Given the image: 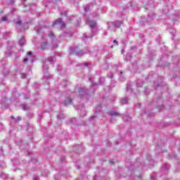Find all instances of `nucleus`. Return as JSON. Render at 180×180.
<instances>
[{
	"label": "nucleus",
	"mask_w": 180,
	"mask_h": 180,
	"mask_svg": "<svg viewBox=\"0 0 180 180\" xmlns=\"http://www.w3.org/2000/svg\"><path fill=\"white\" fill-rule=\"evenodd\" d=\"M55 23L56 25H60L61 26H63V27H65V24L64 23V22H63V20L61 18L56 20Z\"/></svg>",
	"instance_id": "nucleus-1"
},
{
	"label": "nucleus",
	"mask_w": 180,
	"mask_h": 180,
	"mask_svg": "<svg viewBox=\"0 0 180 180\" xmlns=\"http://www.w3.org/2000/svg\"><path fill=\"white\" fill-rule=\"evenodd\" d=\"M89 25L90 27L94 28L96 26V21H90L89 22Z\"/></svg>",
	"instance_id": "nucleus-2"
},
{
	"label": "nucleus",
	"mask_w": 180,
	"mask_h": 180,
	"mask_svg": "<svg viewBox=\"0 0 180 180\" xmlns=\"http://www.w3.org/2000/svg\"><path fill=\"white\" fill-rule=\"evenodd\" d=\"M71 103H72V99H69L64 102L65 106H68V105H71Z\"/></svg>",
	"instance_id": "nucleus-3"
},
{
	"label": "nucleus",
	"mask_w": 180,
	"mask_h": 180,
	"mask_svg": "<svg viewBox=\"0 0 180 180\" xmlns=\"http://www.w3.org/2000/svg\"><path fill=\"white\" fill-rule=\"evenodd\" d=\"M46 46H47V44L46 43H43L42 46H41V50H44V49L43 47H46Z\"/></svg>",
	"instance_id": "nucleus-4"
},
{
	"label": "nucleus",
	"mask_w": 180,
	"mask_h": 180,
	"mask_svg": "<svg viewBox=\"0 0 180 180\" xmlns=\"http://www.w3.org/2000/svg\"><path fill=\"white\" fill-rule=\"evenodd\" d=\"M7 19H8V18H7L6 16H4L1 20H2L3 21H5V20H6Z\"/></svg>",
	"instance_id": "nucleus-5"
},
{
	"label": "nucleus",
	"mask_w": 180,
	"mask_h": 180,
	"mask_svg": "<svg viewBox=\"0 0 180 180\" xmlns=\"http://www.w3.org/2000/svg\"><path fill=\"white\" fill-rule=\"evenodd\" d=\"M114 44H115L117 46H119V44L117 43V41L115 39L113 41Z\"/></svg>",
	"instance_id": "nucleus-6"
},
{
	"label": "nucleus",
	"mask_w": 180,
	"mask_h": 180,
	"mask_svg": "<svg viewBox=\"0 0 180 180\" xmlns=\"http://www.w3.org/2000/svg\"><path fill=\"white\" fill-rule=\"evenodd\" d=\"M21 23H22V22H21L20 20H18V21H17V22H16L17 25H21Z\"/></svg>",
	"instance_id": "nucleus-7"
},
{
	"label": "nucleus",
	"mask_w": 180,
	"mask_h": 180,
	"mask_svg": "<svg viewBox=\"0 0 180 180\" xmlns=\"http://www.w3.org/2000/svg\"><path fill=\"white\" fill-rule=\"evenodd\" d=\"M49 37H53L54 36V34L51 33L49 34Z\"/></svg>",
	"instance_id": "nucleus-8"
},
{
	"label": "nucleus",
	"mask_w": 180,
	"mask_h": 180,
	"mask_svg": "<svg viewBox=\"0 0 180 180\" xmlns=\"http://www.w3.org/2000/svg\"><path fill=\"white\" fill-rule=\"evenodd\" d=\"M27 54H28V56H32V52L28 51V52H27Z\"/></svg>",
	"instance_id": "nucleus-9"
},
{
	"label": "nucleus",
	"mask_w": 180,
	"mask_h": 180,
	"mask_svg": "<svg viewBox=\"0 0 180 180\" xmlns=\"http://www.w3.org/2000/svg\"><path fill=\"white\" fill-rule=\"evenodd\" d=\"M49 61H53V58H49Z\"/></svg>",
	"instance_id": "nucleus-10"
},
{
	"label": "nucleus",
	"mask_w": 180,
	"mask_h": 180,
	"mask_svg": "<svg viewBox=\"0 0 180 180\" xmlns=\"http://www.w3.org/2000/svg\"><path fill=\"white\" fill-rule=\"evenodd\" d=\"M112 116H117V113H114V114H112Z\"/></svg>",
	"instance_id": "nucleus-11"
},
{
	"label": "nucleus",
	"mask_w": 180,
	"mask_h": 180,
	"mask_svg": "<svg viewBox=\"0 0 180 180\" xmlns=\"http://www.w3.org/2000/svg\"><path fill=\"white\" fill-rule=\"evenodd\" d=\"M11 119H12L13 120H15V117H14V116H11Z\"/></svg>",
	"instance_id": "nucleus-12"
},
{
	"label": "nucleus",
	"mask_w": 180,
	"mask_h": 180,
	"mask_svg": "<svg viewBox=\"0 0 180 180\" xmlns=\"http://www.w3.org/2000/svg\"><path fill=\"white\" fill-rule=\"evenodd\" d=\"M26 61H27V58L24 59V63L26 62Z\"/></svg>",
	"instance_id": "nucleus-13"
},
{
	"label": "nucleus",
	"mask_w": 180,
	"mask_h": 180,
	"mask_svg": "<svg viewBox=\"0 0 180 180\" xmlns=\"http://www.w3.org/2000/svg\"><path fill=\"white\" fill-rule=\"evenodd\" d=\"M22 118H20V117H18V120H21Z\"/></svg>",
	"instance_id": "nucleus-14"
},
{
	"label": "nucleus",
	"mask_w": 180,
	"mask_h": 180,
	"mask_svg": "<svg viewBox=\"0 0 180 180\" xmlns=\"http://www.w3.org/2000/svg\"><path fill=\"white\" fill-rule=\"evenodd\" d=\"M110 162V164H115V162Z\"/></svg>",
	"instance_id": "nucleus-15"
},
{
	"label": "nucleus",
	"mask_w": 180,
	"mask_h": 180,
	"mask_svg": "<svg viewBox=\"0 0 180 180\" xmlns=\"http://www.w3.org/2000/svg\"><path fill=\"white\" fill-rule=\"evenodd\" d=\"M24 1H26V0H24Z\"/></svg>",
	"instance_id": "nucleus-16"
}]
</instances>
